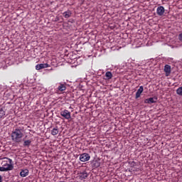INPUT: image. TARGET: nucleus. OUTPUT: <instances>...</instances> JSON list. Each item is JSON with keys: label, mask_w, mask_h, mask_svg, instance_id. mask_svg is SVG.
I'll use <instances>...</instances> for the list:
<instances>
[{"label": "nucleus", "mask_w": 182, "mask_h": 182, "mask_svg": "<svg viewBox=\"0 0 182 182\" xmlns=\"http://www.w3.org/2000/svg\"><path fill=\"white\" fill-rule=\"evenodd\" d=\"M25 128L23 127H18L11 132V137L14 143H21L24 136Z\"/></svg>", "instance_id": "1"}, {"label": "nucleus", "mask_w": 182, "mask_h": 182, "mask_svg": "<svg viewBox=\"0 0 182 182\" xmlns=\"http://www.w3.org/2000/svg\"><path fill=\"white\" fill-rule=\"evenodd\" d=\"M11 170H14L12 159L9 158L3 159L0 166V171H11Z\"/></svg>", "instance_id": "2"}, {"label": "nucleus", "mask_w": 182, "mask_h": 182, "mask_svg": "<svg viewBox=\"0 0 182 182\" xmlns=\"http://www.w3.org/2000/svg\"><path fill=\"white\" fill-rule=\"evenodd\" d=\"M60 114L66 120H70V119H72L70 112H69L68 109L60 111Z\"/></svg>", "instance_id": "3"}, {"label": "nucleus", "mask_w": 182, "mask_h": 182, "mask_svg": "<svg viewBox=\"0 0 182 182\" xmlns=\"http://www.w3.org/2000/svg\"><path fill=\"white\" fill-rule=\"evenodd\" d=\"M80 160L85 163V161H89L90 160V155L87 153H84L80 155Z\"/></svg>", "instance_id": "4"}, {"label": "nucleus", "mask_w": 182, "mask_h": 182, "mask_svg": "<svg viewBox=\"0 0 182 182\" xmlns=\"http://www.w3.org/2000/svg\"><path fill=\"white\" fill-rule=\"evenodd\" d=\"M144 103L148 105H151V103H157V97L154 96L153 97L147 98L144 100Z\"/></svg>", "instance_id": "5"}, {"label": "nucleus", "mask_w": 182, "mask_h": 182, "mask_svg": "<svg viewBox=\"0 0 182 182\" xmlns=\"http://www.w3.org/2000/svg\"><path fill=\"white\" fill-rule=\"evenodd\" d=\"M164 12H166V9L163 6H160L156 9V14L159 16H163L164 15Z\"/></svg>", "instance_id": "6"}, {"label": "nucleus", "mask_w": 182, "mask_h": 182, "mask_svg": "<svg viewBox=\"0 0 182 182\" xmlns=\"http://www.w3.org/2000/svg\"><path fill=\"white\" fill-rule=\"evenodd\" d=\"M46 68H49V64L44 63V64H38L36 65V70H41V69H45Z\"/></svg>", "instance_id": "7"}, {"label": "nucleus", "mask_w": 182, "mask_h": 182, "mask_svg": "<svg viewBox=\"0 0 182 182\" xmlns=\"http://www.w3.org/2000/svg\"><path fill=\"white\" fill-rule=\"evenodd\" d=\"M164 70L166 73V76H170V73H171V66L169 65H165Z\"/></svg>", "instance_id": "8"}, {"label": "nucleus", "mask_w": 182, "mask_h": 182, "mask_svg": "<svg viewBox=\"0 0 182 182\" xmlns=\"http://www.w3.org/2000/svg\"><path fill=\"white\" fill-rule=\"evenodd\" d=\"M89 174H87V172L86 171H84L79 173V178L80 180H85L87 178Z\"/></svg>", "instance_id": "9"}, {"label": "nucleus", "mask_w": 182, "mask_h": 182, "mask_svg": "<svg viewBox=\"0 0 182 182\" xmlns=\"http://www.w3.org/2000/svg\"><path fill=\"white\" fill-rule=\"evenodd\" d=\"M29 176V170L28 169H21L20 172L21 177H27Z\"/></svg>", "instance_id": "10"}, {"label": "nucleus", "mask_w": 182, "mask_h": 182, "mask_svg": "<svg viewBox=\"0 0 182 182\" xmlns=\"http://www.w3.org/2000/svg\"><path fill=\"white\" fill-rule=\"evenodd\" d=\"M144 90L143 86H140L139 90L136 91V99H139V97H140V96H141V93Z\"/></svg>", "instance_id": "11"}, {"label": "nucleus", "mask_w": 182, "mask_h": 182, "mask_svg": "<svg viewBox=\"0 0 182 182\" xmlns=\"http://www.w3.org/2000/svg\"><path fill=\"white\" fill-rule=\"evenodd\" d=\"M6 117V112H5V108H0V119H5Z\"/></svg>", "instance_id": "12"}, {"label": "nucleus", "mask_w": 182, "mask_h": 182, "mask_svg": "<svg viewBox=\"0 0 182 182\" xmlns=\"http://www.w3.org/2000/svg\"><path fill=\"white\" fill-rule=\"evenodd\" d=\"M64 18H70L71 15H72V12H70V11H65L63 14Z\"/></svg>", "instance_id": "13"}, {"label": "nucleus", "mask_w": 182, "mask_h": 182, "mask_svg": "<svg viewBox=\"0 0 182 182\" xmlns=\"http://www.w3.org/2000/svg\"><path fill=\"white\" fill-rule=\"evenodd\" d=\"M105 77H107L106 78L107 80H110V79L113 77V74H112V72L108 71L105 73Z\"/></svg>", "instance_id": "14"}, {"label": "nucleus", "mask_w": 182, "mask_h": 182, "mask_svg": "<svg viewBox=\"0 0 182 182\" xmlns=\"http://www.w3.org/2000/svg\"><path fill=\"white\" fill-rule=\"evenodd\" d=\"M58 89L60 92H65V90H66V85L64 84H60Z\"/></svg>", "instance_id": "15"}, {"label": "nucleus", "mask_w": 182, "mask_h": 182, "mask_svg": "<svg viewBox=\"0 0 182 182\" xmlns=\"http://www.w3.org/2000/svg\"><path fill=\"white\" fill-rule=\"evenodd\" d=\"M58 133H59V129L58 128V127H55V128H53L51 131V134L53 136H56V134H58Z\"/></svg>", "instance_id": "16"}, {"label": "nucleus", "mask_w": 182, "mask_h": 182, "mask_svg": "<svg viewBox=\"0 0 182 182\" xmlns=\"http://www.w3.org/2000/svg\"><path fill=\"white\" fill-rule=\"evenodd\" d=\"M31 143H32V140H31V139L26 140V141H24L23 146L24 147H29L31 146Z\"/></svg>", "instance_id": "17"}, {"label": "nucleus", "mask_w": 182, "mask_h": 182, "mask_svg": "<svg viewBox=\"0 0 182 182\" xmlns=\"http://www.w3.org/2000/svg\"><path fill=\"white\" fill-rule=\"evenodd\" d=\"M100 166V163L97 161H92V167H95V168H97V167Z\"/></svg>", "instance_id": "18"}, {"label": "nucleus", "mask_w": 182, "mask_h": 182, "mask_svg": "<svg viewBox=\"0 0 182 182\" xmlns=\"http://www.w3.org/2000/svg\"><path fill=\"white\" fill-rule=\"evenodd\" d=\"M4 96H6V97H9V96H11V95H9V91H6L5 92H4Z\"/></svg>", "instance_id": "19"}, {"label": "nucleus", "mask_w": 182, "mask_h": 182, "mask_svg": "<svg viewBox=\"0 0 182 182\" xmlns=\"http://www.w3.org/2000/svg\"><path fill=\"white\" fill-rule=\"evenodd\" d=\"M179 39L182 41V33L179 35Z\"/></svg>", "instance_id": "20"}, {"label": "nucleus", "mask_w": 182, "mask_h": 182, "mask_svg": "<svg viewBox=\"0 0 182 182\" xmlns=\"http://www.w3.org/2000/svg\"><path fill=\"white\" fill-rule=\"evenodd\" d=\"M0 182H2V176L0 175Z\"/></svg>", "instance_id": "21"}, {"label": "nucleus", "mask_w": 182, "mask_h": 182, "mask_svg": "<svg viewBox=\"0 0 182 182\" xmlns=\"http://www.w3.org/2000/svg\"><path fill=\"white\" fill-rule=\"evenodd\" d=\"M136 163L134 161H132V164H135Z\"/></svg>", "instance_id": "22"}]
</instances>
